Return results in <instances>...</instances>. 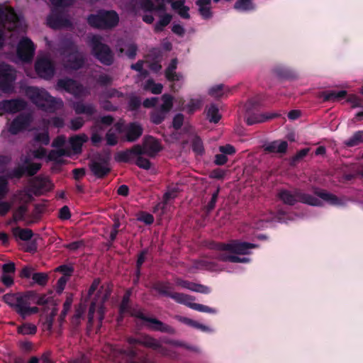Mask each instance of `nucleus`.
I'll use <instances>...</instances> for the list:
<instances>
[{
	"label": "nucleus",
	"instance_id": "nucleus-1",
	"mask_svg": "<svg viewBox=\"0 0 363 363\" xmlns=\"http://www.w3.org/2000/svg\"><path fill=\"white\" fill-rule=\"evenodd\" d=\"M127 342L132 347L126 349L119 347L111 349V355L116 363H151L147 354L139 353L138 350L135 347L136 345L155 350L162 348V345L156 339L148 335H143L138 337H129Z\"/></svg>",
	"mask_w": 363,
	"mask_h": 363
},
{
	"label": "nucleus",
	"instance_id": "nucleus-2",
	"mask_svg": "<svg viewBox=\"0 0 363 363\" xmlns=\"http://www.w3.org/2000/svg\"><path fill=\"white\" fill-rule=\"evenodd\" d=\"M25 94L34 105L46 112L54 113L63 105L62 99L52 96L43 88L29 86L26 87Z\"/></svg>",
	"mask_w": 363,
	"mask_h": 363
},
{
	"label": "nucleus",
	"instance_id": "nucleus-3",
	"mask_svg": "<svg viewBox=\"0 0 363 363\" xmlns=\"http://www.w3.org/2000/svg\"><path fill=\"white\" fill-rule=\"evenodd\" d=\"M279 199L284 203L294 206L297 202L307 204L311 206H323V203L317 197L303 192L300 189H294L293 191L286 189H281L278 193Z\"/></svg>",
	"mask_w": 363,
	"mask_h": 363
},
{
	"label": "nucleus",
	"instance_id": "nucleus-4",
	"mask_svg": "<svg viewBox=\"0 0 363 363\" xmlns=\"http://www.w3.org/2000/svg\"><path fill=\"white\" fill-rule=\"evenodd\" d=\"M102 38L99 35H94L89 40L91 53L94 57L105 66L113 64L115 57L111 48L102 43Z\"/></svg>",
	"mask_w": 363,
	"mask_h": 363
},
{
	"label": "nucleus",
	"instance_id": "nucleus-5",
	"mask_svg": "<svg viewBox=\"0 0 363 363\" xmlns=\"http://www.w3.org/2000/svg\"><path fill=\"white\" fill-rule=\"evenodd\" d=\"M119 22V16L115 11L99 10L87 17L88 24L94 28L111 29Z\"/></svg>",
	"mask_w": 363,
	"mask_h": 363
},
{
	"label": "nucleus",
	"instance_id": "nucleus-6",
	"mask_svg": "<svg viewBox=\"0 0 363 363\" xmlns=\"http://www.w3.org/2000/svg\"><path fill=\"white\" fill-rule=\"evenodd\" d=\"M257 245L240 240H231L228 243L212 242L209 245V247L218 251H227L235 255H247L250 250L256 248Z\"/></svg>",
	"mask_w": 363,
	"mask_h": 363
},
{
	"label": "nucleus",
	"instance_id": "nucleus-7",
	"mask_svg": "<svg viewBox=\"0 0 363 363\" xmlns=\"http://www.w3.org/2000/svg\"><path fill=\"white\" fill-rule=\"evenodd\" d=\"M128 313H129L132 317H135L143 320L144 322H146L147 323L146 326L152 331H159L170 335H174L176 333V330L173 327L162 322L155 318L147 317L143 313L141 310L131 308L130 311L128 312Z\"/></svg>",
	"mask_w": 363,
	"mask_h": 363
},
{
	"label": "nucleus",
	"instance_id": "nucleus-8",
	"mask_svg": "<svg viewBox=\"0 0 363 363\" xmlns=\"http://www.w3.org/2000/svg\"><path fill=\"white\" fill-rule=\"evenodd\" d=\"M111 157L109 155H97L89 162L92 174L97 179H104L111 172Z\"/></svg>",
	"mask_w": 363,
	"mask_h": 363
},
{
	"label": "nucleus",
	"instance_id": "nucleus-9",
	"mask_svg": "<svg viewBox=\"0 0 363 363\" xmlns=\"http://www.w3.org/2000/svg\"><path fill=\"white\" fill-rule=\"evenodd\" d=\"M152 289L162 296L172 298L178 303H186V298H189L187 294L179 292H173V286L169 281H159L155 282Z\"/></svg>",
	"mask_w": 363,
	"mask_h": 363
},
{
	"label": "nucleus",
	"instance_id": "nucleus-10",
	"mask_svg": "<svg viewBox=\"0 0 363 363\" xmlns=\"http://www.w3.org/2000/svg\"><path fill=\"white\" fill-rule=\"evenodd\" d=\"M16 71L9 65L0 63V89L4 92L11 91L16 80Z\"/></svg>",
	"mask_w": 363,
	"mask_h": 363
},
{
	"label": "nucleus",
	"instance_id": "nucleus-11",
	"mask_svg": "<svg viewBox=\"0 0 363 363\" xmlns=\"http://www.w3.org/2000/svg\"><path fill=\"white\" fill-rule=\"evenodd\" d=\"M19 23V17L13 8L0 7V24L9 30H13Z\"/></svg>",
	"mask_w": 363,
	"mask_h": 363
},
{
	"label": "nucleus",
	"instance_id": "nucleus-12",
	"mask_svg": "<svg viewBox=\"0 0 363 363\" xmlns=\"http://www.w3.org/2000/svg\"><path fill=\"white\" fill-rule=\"evenodd\" d=\"M32 120L31 113H21L12 121L9 131L12 135H17L20 132L26 130L30 126Z\"/></svg>",
	"mask_w": 363,
	"mask_h": 363
},
{
	"label": "nucleus",
	"instance_id": "nucleus-13",
	"mask_svg": "<svg viewBox=\"0 0 363 363\" xmlns=\"http://www.w3.org/2000/svg\"><path fill=\"white\" fill-rule=\"evenodd\" d=\"M35 50L33 41L28 38H23L18 45L17 55L22 61L29 62L34 56Z\"/></svg>",
	"mask_w": 363,
	"mask_h": 363
},
{
	"label": "nucleus",
	"instance_id": "nucleus-14",
	"mask_svg": "<svg viewBox=\"0 0 363 363\" xmlns=\"http://www.w3.org/2000/svg\"><path fill=\"white\" fill-rule=\"evenodd\" d=\"M37 74L42 78L50 79L55 74V68L53 62L47 57L37 60L35 64Z\"/></svg>",
	"mask_w": 363,
	"mask_h": 363
},
{
	"label": "nucleus",
	"instance_id": "nucleus-15",
	"mask_svg": "<svg viewBox=\"0 0 363 363\" xmlns=\"http://www.w3.org/2000/svg\"><path fill=\"white\" fill-rule=\"evenodd\" d=\"M47 24L54 30L70 28L72 26L71 21L60 12H53L49 15L47 18Z\"/></svg>",
	"mask_w": 363,
	"mask_h": 363
},
{
	"label": "nucleus",
	"instance_id": "nucleus-16",
	"mask_svg": "<svg viewBox=\"0 0 363 363\" xmlns=\"http://www.w3.org/2000/svg\"><path fill=\"white\" fill-rule=\"evenodd\" d=\"M57 87L59 89H63L75 96L82 94L83 86L76 80L70 78L60 79L57 82Z\"/></svg>",
	"mask_w": 363,
	"mask_h": 363
},
{
	"label": "nucleus",
	"instance_id": "nucleus-17",
	"mask_svg": "<svg viewBox=\"0 0 363 363\" xmlns=\"http://www.w3.org/2000/svg\"><path fill=\"white\" fill-rule=\"evenodd\" d=\"M26 106V101L22 99L3 100L0 102V110L9 113H15L24 110Z\"/></svg>",
	"mask_w": 363,
	"mask_h": 363
},
{
	"label": "nucleus",
	"instance_id": "nucleus-18",
	"mask_svg": "<svg viewBox=\"0 0 363 363\" xmlns=\"http://www.w3.org/2000/svg\"><path fill=\"white\" fill-rule=\"evenodd\" d=\"M138 155H143V147L135 145L131 148L118 152L115 155V160L118 162L129 163Z\"/></svg>",
	"mask_w": 363,
	"mask_h": 363
},
{
	"label": "nucleus",
	"instance_id": "nucleus-19",
	"mask_svg": "<svg viewBox=\"0 0 363 363\" xmlns=\"http://www.w3.org/2000/svg\"><path fill=\"white\" fill-rule=\"evenodd\" d=\"M84 63L85 58L79 50L67 55L64 59V66L67 69L78 70L83 67Z\"/></svg>",
	"mask_w": 363,
	"mask_h": 363
},
{
	"label": "nucleus",
	"instance_id": "nucleus-20",
	"mask_svg": "<svg viewBox=\"0 0 363 363\" xmlns=\"http://www.w3.org/2000/svg\"><path fill=\"white\" fill-rule=\"evenodd\" d=\"M51 187L52 184L49 179L40 177H35L30 183L31 191L36 196L50 191Z\"/></svg>",
	"mask_w": 363,
	"mask_h": 363
},
{
	"label": "nucleus",
	"instance_id": "nucleus-21",
	"mask_svg": "<svg viewBox=\"0 0 363 363\" xmlns=\"http://www.w3.org/2000/svg\"><path fill=\"white\" fill-rule=\"evenodd\" d=\"M143 133V128L140 124L137 122L130 123L125 129V138L128 142L136 141Z\"/></svg>",
	"mask_w": 363,
	"mask_h": 363
},
{
	"label": "nucleus",
	"instance_id": "nucleus-22",
	"mask_svg": "<svg viewBox=\"0 0 363 363\" xmlns=\"http://www.w3.org/2000/svg\"><path fill=\"white\" fill-rule=\"evenodd\" d=\"M288 149V143L285 140H274L263 145V150L267 153L285 154Z\"/></svg>",
	"mask_w": 363,
	"mask_h": 363
},
{
	"label": "nucleus",
	"instance_id": "nucleus-23",
	"mask_svg": "<svg viewBox=\"0 0 363 363\" xmlns=\"http://www.w3.org/2000/svg\"><path fill=\"white\" fill-rule=\"evenodd\" d=\"M132 289H127L122 298L121 302L118 308V321H122L123 320V318L128 312L130 311L132 308L130 306V296L132 295Z\"/></svg>",
	"mask_w": 363,
	"mask_h": 363
},
{
	"label": "nucleus",
	"instance_id": "nucleus-24",
	"mask_svg": "<svg viewBox=\"0 0 363 363\" xmlns=\"http://www.w3.org/2000/svg\"><path fill=\"white\" fill-rule=\"evenodd\" d=\"M161 150L160 143L152 137L150 138L149 141L145 142V147H143V155H147L150 157H155Z\"/></svg>",
	"mask_w": 363,
	"mask_h": 363
},
{
	"label": "nucleus",
	"instance_id": "nucleus-25",
	"mask_svg": "<svg viewBox=\"0 0 363 363\" xmlns=\"http://www.w3.org/2000/svg\"><path fill=\"white\" fill-rule=\"evenodd\" d=\"M313 193L315 196L333 206H339L342 203L341 200L335 194L325 190L315 188Z\"/></svg>",
	"mask_w": 363,
	"mask_h": 363
},
{
	"label": "nucleus",
	"instance_id": "nucleus-26",
	"mask_svg": "<svg viewBox=\"0 0 363 363\" xmlns=\"http://www.w3.org/2000/svg\"><path fill=\"white\" fill-rule=\"evenodd\" d=\"M187 296L189 298H186V303H182V304H184L188 307H189L191 309H194L195 311L203 312V313H216L217 311L216 309L213 308H211L208 306L203 305L201 303H192L193 301L195 300V298L192 296L188 295Z\"/></svg>",
	"mask_w": 363,
	"mask_h": 363
},
{
	"label": "nucleus",
	"instance_id": "nucleus-27",
	"mask_svg": "<svg viewBox=\"0 0 363 363\" xmlns=\"http://www.w3.org/2000/svg\"><path fill=\"white\" fill-rule=\"evenodd\" d=\"M3 301L19 314V308L22 307L21 293L6 294L4 295Z\"/></svg>",
	"mask_w": 363,
	"mask_h": 363
},
{
	"label": "nucleus",
	"instance_id": "nucleus-28",
	"mask_svg": "<svg viewBox=\"0 0 363 363\" xmlns=\"http://www.w3.org/2000/svg\"><path fill=\"white\" fill-rule=\"evenodd\" d=\"M73 108L77 114H86L87 116H92L96 112L95 106L91 104H85L82 101H78L74 104Z\"/></svg>",
	"mask_w": 363,
	"mask_h": 363
},
{
	"label": "nucleus",
	"instance_id": "nucleus-29",
	"mask_svg": "<svg viewBox=\"0 0 363 363\" xmlns=\"http://www.w3.org/2000/svg\"><path fill=\"white\" fill-rule=\"evenodd\" d=\"M277 116H279V114H277V113H272L269 116H266L264 114L254 113V114L249 115L246 118L245 122L248 125H252L255 123L265 122L269 119H272Z\"/></svg>",
	"mask_w": 363,
	"mask_h": 363
},
{
	"label": "nucleus",
	"instance_id": "nucleus-30",
	"mask_svg": "<svg viewBox=\"0 0 363 363\" xmlns=\"http://www.w3.org/2000/svg\"><path fill=\"white\" fill-rule=\"evenodd\" d=\"M347 95L345 90L341 91H328L322 93V97L324 101H336L345 99Z\"/></svg>",
	"mask_w": 363,
	"mask_h": 363
},
{
	"label": "nucleus",
	"instance_id": "nucleus-31",
	"mask_svg": "<svg viewBox=\"0 0 363 363\" xmlns=\"http://www.w3.org/2000/svg\"><path fill=\"white\" fill-rule=\"evenodd\" d=\"M196 5L199 6V13L203 19H209L212 17L211 0H196Z\"/></svg>",
	"mask_w": 363,
	"mask_h": 363
},
{
	"label": "nucleus",
	"instance_id": "nucleus-32",
	"mask_svg": "<svg viewBox=\"0 0 363 363\" xmlns=\"http://www.w3.org/2000/svg\"><path fill=\"white\" fill-rule=\"evenodd\" d=\"M172 20V15L168 13L159 15V21L154 26V31L155 33H160L164 30V28L167 26Z\"/></svg>",
	"mask_w": 363,
	"mask_h": 363
},
{
	"label": "nucleus",
	"instance_id": "nucleus-33",
	"mask_svg": "<svg viewBox=\"0 0 363 363\" xmlns=\"http://www.w3.org/2000/svg\"><path fill=\"white\" fill-rule=\"evenodd\" d=\"M86 140L87 137L84 134L76 135L69 138L70 145L74 152L78 153L81 151L82 145Z\"/></svg>",
	"mask_w": 363,
	"mask_h": 363
},
{
	"label": "nucleus",
	"instance_id": "nucleus-34",
	"mask_svg": "<svg viewBox=\"0 0 363 363\" xmlns=\"http://www.w3.org/2000/svg\"><path fill=\"white\" fill-rule=\"evenodd\" d=\"M60 52L64 57L69 54L76 52L78 50L77 46L70 39H65L62 41L60 45Z\"/></svg>",
	"mask_w": 363,
	"mask_h": 363
},
{
	"label": "nucleus",
	"instance_id": "nucleus-35",
	"mask_svg": "<svg viewBox=\"0 0 363 363\" xmlns=\"http://www.w3.org/2000/svg\"><path fill=\"white\" fill-rule=\"evenodd\" d=\"M167 115V113L157 108L150 112V121L155 125H160L165 120Z\"/></svg>",
	"mask_w": 363,
	"mask_h": 363
},
{
	"label": "nucleus",
	"instance_id": "nucleus-36",
	"mask_svg": "<svg viewBox=\"0 0 363 363\" xmlns=\"http://www.w3.org/2000/svg\"><path fill=\"white\" fill-rule=\"evenodd\" d=\"M13 234L15 237L23 241L30 240L33 236V233L30 229L21 228L20 227L13 228Z\"/></svg>",
	"mask_w": 363,
	"mask_h": 363
},
{
	"label": "nucleus",
	"instance_id": "nucleus-37",
	"mask_svg": "<svg viewBox=\"0 0 363 363\" xmlns=\"http://www.w3.org/2000/svg\"><path fill=\"white\" fill-rule=\"evenodd\" d=\"M206 110L208 121L213 123H218L221 118L218 108L215 104H211L208 107H206Z\"/></svg>",
	"mask_w": 363,
	"mask_h": 363
},
{
	"label": "nucleus",
	"instance_id": "nucleus-38",
	"mask_svg": "<svg viewBox=\"0 0 363 363\" xmlns=\"http://www.w3.org/2000/svg\"><path fill=\"white\" fill-rule=\"evenodd\" d=\"M37 292L35 291H28L25 293H21V306H28L36 303Z\"/></svg>",
	"mask_w": 363,
	"mask_h": 363
},
{
	"label": "nucleus",
	"instance_id": "nucleus-39",
	"mask_svg": "<svg viewBox=\"0 0 363 363\" xmlns=\"http://www.w3.org/2000/svg\"><path fill=\"white\" fill-rule=\"evenodd\" d=\"M73 302V298L72 295L67 296L66 298L65 301L63 303V308L60 313V315L58 318V321L60 323V325H62L64 322L65 321V318L69 311L72 304Z\"/></svg>",
	"mask_w": 363,
	"mask_h": 363
},
{
	"label": "nucleus",
	"instance_id": "nucleus-40",
	"mask_svg": "<svg viewBox=\"0 0 363 363\" xmlns=\"http://www.w3.org/2000/svg\"><path fill=\"white\" fill-rule=\"evenodd\" d=\"M363 143V131L359 130L354 133V135L349 139L345 141V145L347 147H354Z\"/></svg>",
	"mask_w": 363,
	"mask_h": 363
},
{
	"label": "nucleus",
	"instance_id": "nucleus-41",
	"mask_svg": "<svg viewBox=\"0 0 363 363\" xmlns=\"http://www.w3.org/2000/svg\"><path fill=\"white\" fill-rule=\"evenodd\" d=\"M234 9L242 11H248L255 9L252 0H237L234 4Z\"/></svg>",
	"mask_w": 363,
	"mask_h": 363
},
{
	"label": "nucleus",
	"instance_id": "nucleus-42",
	"mask_svg": "<svg viewBox=\"0 0 363 363\" xmlns=\"http://www.w3.org/2000/svg\"><path fill=\"white\" fill-rule=\"evenodd\" d=\"M202 101L199 99H191L189 103L183 108L189 115L193 114L195 111L201 109Z\"/></svg>",
	"mask_w": 363,
	"mask_h": 363
},
{
	"label": "nucleus",
	"instance_id": "nucleus-43",
	"mask_svg": "<svg viewBox=\"0 0 363 363\" xmlns=\"http://www.w3.org/2000/svg\"><path fill=\"white\" fill-rule=\"evenodd\" d=\"M181 322L183 323L191 326L193 328H195L196 329L201 330L203 332H209L211 330L208 326H206L201 323H199V322L194 320L191 318H186V317H180L179 319Z\"/></svg>",
	"mask_w": 363,
	"mask_h": 363
},
{
	"label": "nucleus",
	"instance_id": "nucleus-44",
	"mask_svg": "<svg viewBox=\"0 0 363 363\" xmlns=\"http://www.w3.org/2000/svg\"><path fill=\"white\" fill-rule=\"evenodd\" d=\"M173 100L174 98L170 94H163L162 96V104L159 107V108L169 113L173 107Z\"/></svg>",
	"mask_w": 363,
	"mask_h": 363
},
{
	"label": "nucleus",
	"instance_id": "nucleus-45",
	"mask_svg": "<svg viewBox=\"0 0 363 363\" xmlns=\"http://www.w3.org/2000/svg\"><path fill=\"white\" fill-rule=\"evenodd\" d=\"M191 148L196 155H202L204 153L203 141L198 135L194 137L191 140Z\"/></svg>",
	"mask_w": 363,
	"mask_h": 363
},
{
	"label": "nucleus",
	"instance_id": "nucleus-46",
	"mask_svg": "<svg viewBox=\"0 0 363 363\" xmlns=\"http://www.w3.org/2000/svg\"><path fill=\"white\" fill-rule=\"evenodd\" d=\"M17 331L22 335H35L37 332V328L35 325L30 323H24L18 327Z\"/></svg>",
	"mask_w": 363,
	"mask_h": 363
},
{
	"label": "nucleus",
	"instance_id": "nucleus-47",
	"mask_svg": "<svg viewBox=\"0 0 363 363\" xmlns=\"http://www.w3.org/2000/svg\"><path fill=\"white\" fill-rule=\"evenodd\" d=\"M32 279L35 284H37L40 286H44L47 284L49 277L46 273L35 272L33 274Z\"/></svg>",
	"mask_w": 363,
	"mask_h": 363
},
{
	"label": "nucleus",
	"instance_id": "nucleus-48",
	"mask_svg": "<svg viewBox=\"0 0 363 363\" xmlns=\"http://www.w3.org/2000/svg\"><path fill=\"white\" fill-rule=\"evenodd\" d=\"M30 305L24 306L19 308V315L25 319L26 317L35 314L39 312V308L37 306L30 307Z\"/></svg>",
	"mask_w": 363,
	"mask_h": 363
},
{
	"label": "nucleus",
	"instance_id": "nucleus-49",
	"mask_svg": "<svg viewBox=\"0 0 363 363\" xmlns=\"http://www.w3.org/2000/svg\"><path fill=\"white\" fill-rule=\"evenodd\" d=\"M25 174L24 166L19 165L9 171L6 176L9 179H21Z\"/></svg>",
	"mask_w": 363,
	"mask_h": 363
},
{
	"label": "nucleus",
	"instance_id": "nucleus-50",
	"mask_svg": "<svg viewBox=\"0 0 363 363\" xmlns=\"http://www.w3.org/2000/svg\"><path fill=\"white\" fill-rule=\"evenodd\" d=\"M83 313L81 310L79 308L76 309L74 314L72 317L71 319V325L72 327V329L74 331H77L78 330V328L79 327L81 324V320L82 318Z\"/></svg>",
	"mask_w": 363,
	"mask_h": 363
},
{
	"label": "nucleus",
	"instance_id": "nucleus-51",
	"mask_svg": "<svg viewBox=\"0 0 363 363\" xmlns=\"http://www.w3.org/2000/svg\"><path fill=\"white\" fill-rule=\"evenodd\" d=\"M143 155H138L135 164L140 168L148 170L151 167L150 161L143 157Z\"/></svg>",
	"mask_w": 363,
	"mask_h": 363
},
{
	"label": "nucleus",
	"instance_id": "nucleus-52",
	"mask_svg": "<svg viewBox=\"0 0 363 363\" xmlns=\"http://www.w3.org/2000/svg\"><path fill=\"white\" fill-rule=\"evenodd\" d=\"M180 1L182 2V5L179 6L177 9H172L174 11H176L181 18H182L184 19H189L190 18V14L189 13V7L184 5L185 0H180Z\"/></svg>",
	"mask_w": 363,
	"mask_h": 363
},
{
	"label": "nucleus",
	"instance_id": "nucleus-53",
	"mask_svg": "<svg viewBox=\"0 0 363 363\" xmlns=\"http://www.w3.org/2000/svg\"><path fill=\"white\" fill-rule=\"evenodd\" d=\"M146 88L149 89L154 94H160L162 91L163 86L160 83H155L152 79L147 82Z\"/></svg>",
	"mask_w": 363,
	"mask_h": 363
},
{
	"label": "nucleus",
	"instance_id": "nucleus-54",
	"mask_svg": "<svg viewBox=\"0 0 363 363\" xmlns=\"http://www.w3.org/2000/svg\"><path fill=\"white\" fill-rule=\"evenodd\" d=\"M41 168L40 163H29L24 166L25 174L28 176L35 175Z\"/></svg>",
	"mask_w": 363,
	"mask_h": 363
},
{
	"label": "nucleus",
	"instance_id": "nucleus-55",
	"mask_svg": "<svg viewBox=\"0 0 363 363\" xmlns=\"http://www.w3.org/2000/svg\"><path fill=\"white\" fill-rule=\"evenodd\" d=\"M309 150V148H303L298 151L296 154L291 158V164L293 166L296 165L300 160H301L308 155Z\"/></svg>",
	"mask_w": 363,
	"mask_h": 363
},
{
	"label": "nucleus",
	"instance_id": "nucleus-56",
	"mask_svg": "<svg viewBox=\"0 0 363 363\" xmlns=\"http://www.w3.org/2000/svg\"><path fill=\"white\" fill-rule=\"evenodd\" d=\"M219 192H220V188L218 187L217 189L216 190V191L212 194L210 201L206 206V211L207 213H210L211 211H212L214 209V208L216 206V203L218 198Z\"/></svg>",
	"mask_w": 363,
	"mask_h": 363
},
{
	"label": "nucleus",
	"instance_id": "nucleus-57",
	"mask_svg": "<svg viewBox=\"0 0 363 363\" xmlns=\"http://www.w3.org/2000/svg\"><path fill=\"white\" fill-rule=\"evenodd\" d=\"M35 141L41 143L44 145H48L50 143V136L48 131L38 133L35 135Z\"/></svg>",
	"mask_w": 363,
	"mask_h": 363
},
{
	"label": "nucleus",
	"instance_id": "nucleus-58",
	"mask_svg": "<svg viewBox=\"0 0 363 363\" xmlns=\"http://www.w3.org/2000/svg\"><path fill=\"white\" fill-rule=\"evenodd\" d=\"M27 212V207L22 205L18 207L13 212V220L17 222L23 220L25 215Z\"/></svg>",
	"mask_w": 363,
	"mask_h": 363
},
{
	"label": "nucleus",
	"instance_id": "nucleus-59",
	"mask_svg": "<svg viewBox=\"0 0 363 363\" xmlns=\"http://www.w3.org/2000/svg\"><path fill=\"white\" fill-rule=\"evenodd\" d=\"M141 106V100L137 96H131L128 101V108L130 111H137Z\"/></svg>",
	"mask_w": 363,
	"mask_h": 363
},
{
	"label": "nucleus",
	"instance_id": "nucleus-60",
	"mask_svg": "<svg viewBox=\"0 0 363 363\" xmlns=\"http://www.w3.org/2000/svg\"><path fill=\"white\" fill-rule=\"evenodd\" d=\"M55 271L61 272L63 274L62 277H67L68 279L72 276V274L74 272V267L67 264H62L57 267Z\"/></svg>",
	"mask_w": 363,
	"mask_h": 363
},
{
	"label": "nucleus",
	"instance_id": "nucleus-61",
	"mask_svg": "<svg viewBox=\"0 0 363 363\" xmlns=\"http://www.w3.org/2000/svg\"><path fill=\"white\" fill-rule=\"evenodd\" d=\"M96 82L101 86H106L112 84L113 78L108 74H102L98 77Z\"/></svg>",
	"mask_w": 363,
	"mask_h": 363
},
{
	"label": "nucleus",
	"instance_id": "nucleus-62",
	"mask_svg": "<svg viewBox=\"0 0 363 363\" xmlns=\"http://www.w3.org/2000/svg\"><path fill=\"white\" fill-rule=\"evenodd\" d=\"M223 89V84H218L212 86L209 89L208 94L213 97H221L224 94Z\"/></svg>",
	"mask_w": 363,
	"mask_h": 363
},
{
	"label": "nucleus",
	"instance_id": "nucleus-63",
	"mask_svg": "<svg viewBox=\"0 0 363 363\" xmlns=\"http://www.w3.org/2000/svg\"><path fill=\"white\" fill-rule=\"evenodd\" d=\"M184 116L182 113L176 114L172 120V127L176 130H179L183 125Z\"/></svg>",
	"mask_w": 363,
	"mask_h": 363
},
{
	"label": "nucleus",
	"instance_id": "nucleus-64",
	"mask_svg": "<svg viewBox=\"0 0 363 363\" xmlns=\"http://www.w3.org/2000/svg\"><path fill=\"white\" fill-rule=\"evenodd\" d=\"M84 124V121L82 117H76L70 121V128L77 131L79 130Z\"/></svg>",
	"mask_w": 363,
	"mask_h": 363
}]
</instances>
